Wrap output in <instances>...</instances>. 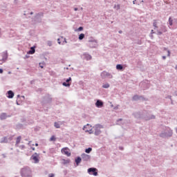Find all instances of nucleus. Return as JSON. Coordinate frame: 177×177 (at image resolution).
Segmentation results:
<instances>
[{"mask_svg": "<svg viewBox=\"0 0 177 177\" xmlns=\"http://www.w3.org/2000/svg\"><path fill=\"white\" fill-rule=\"evenodd\" d=\"M94 128H95V135L97 136L100 133H102V131H100V129L103 128L102 125L97 124L95 126Z\"/></svg>", "mask_w": 177, "mask_h": 177, "instance_id": "obj_3", "label": "nucleus"}, {"mask_svg": "<svg viewBox=\"0 0 177 177\" xmlns=\"http://www.w3.org/2000/svg\"><path fill=\"white\" fill-rule=\"evenodd\" d=\"M164 50H167V48H165Z\"/></svg>", "mask_w": 177, "mask_h": 177, "instance_id": "obj_55", "label": "nucleus"}, {"mask_svg": "<svg viewBox=\"0 0 177 177\" xmlns=\"http://www.w3.org/2000/svg\"><path fill=\"white\" fill-rule=\"evenodd\" d=\"M8 99H13V97L15 96V93H13V91H8Z\"/></svg>", "mask_w": 177, "mask_h": 177, "instance_id": "obj_10", "label": "nucleus"}, {"mask_svg": "<svg viewBox=\"0 0 177 177\" xmlns=\"http://www.w3.org/2000/svg\"><path fill=\"white\" fill-rule=\"evenodd\" d=\"M54 127H55V128H57V129L60 128V123H59V122H55L54 123Z\"/></svg>", "mask_w": 177, "mask_h": 177, "instance_id": "obj_21", "label": "nucleus"}, {"mask_svg": "<svg viewBox=\"0 0 177 177\" xmlns=\"http://www.w3.org/2000/svg\"><path fill=\"white\" fill-rule=\"evenodd\" d=\"M32 160L35 161V164H37V162H39V159H38V155L35 153V155H32L31 157Z\"/></svg>", "mask_w": 177, "mask_h": 177, "instance_id": "obj_8", "label": "nucleus"}, {"mask_svg": "<svg viewBox=\"0 0 177 177\" xmlns=\"http://www.w3.org/2000/svg\"><path fill=\"white\" fill-rule=\"evenodd\" d=\"M157 32H158V35H162V31L161 30V31H160V30H157Z\"/></svg>", "mask_w": 177, "mask_h": 177, "instance_id": "obj_31", "label": "nucleus"}, {"mask_svg": "<svg viewBox=\"0 0 177 177\" xmlns=\"http://www.w3.org/2000/svg\"><path fill=\"white\" fill-rule=\"evenodd\" d=\"M21 149H24V145L21 146Z\"/></svg>", "mask_w": 177, "mask_h": 177, "instance_id": "obj_48", "label": "nucleus"}, {"mask_svg": "<svg viewBox=\"0 0 177 177\" xmlns=\"http://www.w3.org/2000/svg\"><path fill=\"white\" fill-rule=\"evenodd\" d=\"M7 118H8V115L5 113H1L0 115V119L1 120H6Z\"/></svg>", "mask_w": 177, "mask_h": 177, "instance_id": "obj_14", "label": "nucleus"}, {"mask_svg": "<svg viewBox=\"0 0 177 177\" xmlns=\"http://www.w3.org/2000/svg\"><path fill=\"white\" fill-rule=\"evenodd\" d=\"M35 146L37 147V146H38V143H36V144H35Z\"/></svg>", "mask_w": 177, "mask_h": 177, "instance_id": "obj_51", "label": "nucleus"}, {"mask_svg": "<svg viewBox=\"0 0 177 177\" xmlns=\"http://www.w3.org/2000/svg\"><path fill=\"white\" fill-rule=\"evenodd\" d=\"M101 77H102V78L107 77V78L111 79V78H113V75H111L110 73L103 71L101 73Z\"/></svg>", "mask_w": 177, "mask_h": 177, "instance_id": "obj_4", "label": "nucleus"}, {"mask_svg": "<svg viewBox=\"0 0 177 177\" xmlns=\"http://www.w3.org/2000/svg\"><path fill=\"white\" fill-rule=\"evenodd\" d=\"M2 73H3V69H0V74H2Z\"/></svg>", "mask_w": 177, "mask_h": 177, "instance_id": "obj_41", "label": "nucleus"}, {"mask_svg": "<svg viewBox=\"0 0 177 177\" xmlns=\"http://www.w3.org/2000/svg\"><path fill=\"white\" fill-rule=\"evenodd\" d=\"M133 5H135V3H136V0H134V1H133Z\"/></svg>", "mask_w": 177, "mask_h": 177, "instance_id": "obj_43", "label": "nucleus"}, {"mask_svg": "<svg viewBox=\"0 0 177 177\" xmlns=\"http://www.w3.org/2000/svg\"><path fill=\"white\" fill-rule=\"evenodd\" d=\"M83 131H86V132H88L89 133H92V126L89 125V124H86V126H84L83 127Z\"/></svg>", "mask_w": 177, "mask_h": 177, "instance_id": "obj_6", "label": "nucleus"}, {"mask_svg": "<svg viewBox=\"0 0 177 177\" xmlns=\"http://www.w3.org/2000/svg\"><path fill=\"white\" fill-rule=\"evenodd\" d=\"M92 151V148L86 149L85 153H89Z\"/></svg>", "mask_w": 177, "mask_h": 177, "instance_id": "obj_28", "label": "nucleus"}, {"mask_svg": "<svg viewBox=\"0 0 177 177\" xmlns=\"http://www.w3.org/2000/svg\"><path fill=\"white\" fill-rule=\"evenodd\" d=\"M0 64H2V63L0 62Z\"/></svg>", "mask_w": 177, "mask_h": 177, "instance_id": "obj_60", "label": "nucleus"}, {"mask_svg": "<svg viewBox=\"0 0 177 177\" xmlns=\"http://www.w3.org/2000/svg\"><path fill=\"white\" fill-rule=\"evenodd\" d=\"M62 153L63 154H65V156H67V157H70V156H71V153L70 152V149L67 147L63 148L62 149Z\"/></svg>", "mask_w": 177, "mask_h": 177, "instance_id": "obj_5", "label": "nucleus"}, {"mask_svg": "<svg viewBox=\"0 0 177 177\" xmlns=\"http://www.w3.org/2000/svg\"><path fill=\"white\" fill-rule=\"evenodd\" d=\"M82 161V159L80 157H77L76 159H75V162H76V165L78 167V165H80V163Z\"/></svg>", "mask_w": 177, "mask_h": 177, "instance_id": "obj_16", "label": "nucleus"}, {"mask_svg": "<svg viewBox=\"0 0 177 177\" xmlns=\"http://www.w3.org/2000/svg\"><path fill=\"white\" fill-rule=\"evenodd\" d=\"M140 99H142V96L136 95L133 97V100H140Z\"/></svg>", "mask_w": 177, "mask_h": 177, "instance_id": "obj_17", "label": "nucleus"}, {"mask_svg": "<svg viewBox=\"0 0 177 177\" xmlns=\"http://www.w3.org/2000/svg\"><path fill=\"white\" fill-rule=\"evenodd\" d=\"M176 95H177V92H176Z\"/></svg>", "mask_w": 177, "mask_h": 177, "instance_id": "obj_61", "label": "nucleus"}, {"mask_svg": "<svg viewBox=\"0 0 177 177\" xmlns=\"http://www.w3.org/2000/svg\"><path fill=\"white\" fill-rule=\"evenodd\" d=\"M167 56L169 57L171 56V52L169 50H167Z\"/></svg>", "mask_w": 177, "mask_h": 177, "instance_id": "obj_36", "label": "nucleus"}, {"mask_svg": "<svg viewBox=\"0 0 177 177\" xmlns=\"http://www.w3.org/2000/svg\"><path fill=\"white\" fill-rule=\"evenodd\" d=\"M0 143H8V138L6 137H3L1 138Z\"/></svg>", "mask_w": 177, "mask_h": 177, "instance_id": "obj_18", "label": "nucleus"}, {"mask_svg": "<svg viewBox=\"0 0 177 177\" xmlns=\"http://www.w3.org/2000/svg\"><path fill=\"white\" fill-rule=\"evenodd\" d=\"M21 175L22 177H32V173L30 167H24L23 169H21Z\"/></svg>", "mask_w": 177, "mask_h": 177, "instance_id": "obj_1", "label": "nucleus"}, {"mask_svg": "<svg viewBox=\"0 0 177 177\" xmlns=\"http://www.w3.org/2000/svg\"><path fill=\"white\" fill-rule=\"evenodd\" d=\"M49 46H50V44H49Z\"/></svg>", "mask_w": 177, "mask_h": 177, "instance_id": "obj_58", "label": "nucleus"}, {"mask_svg": "<svg viewBox=\"0 0 177 177\" xmlns=\"http://www.w3.org/2000/svg\"><path fill=\"white\" fill-rule=\"evenodd\" d=\"M62 85H64V86H70L71 84L67 82H63Z\"/></svg>", "mask_w": 177, "mask_h": 177, "instance_id": "obj_29", "label": "nucleus"}, {"mask_svg": "<svg viewBox=\"0 0 177 177\" xmlns=\"http://www.w3.org/2000/svg\"><path fill=\"white\" fill-rule=\"evenodd\" d=\"M175 69L177 70V65L176 66Z\"/></svg>", "mask_w": 177, "mask_h": 177, "instance_id": "obj_53", "label": "nucleus"}, {"mask_svg": "<svg viewBox=\"0 0 177 177\" xmlns=\"http://www.w3.org/2000/svg\"><path fill=\"white\" fill-rule=\"evenodd\" d=\"M32 150H33V151H34V150H35V148H34V147H32Z\"/></svg>", "mask_w": 177, "mask_h": 177, "instance_id": "obj_49", "label": "nucleus"}, {"mask_svg": "<svg viewBox=\"0 0 177 177\" xmlns=\"http://www.w3.org/2000/svg\"><path fill=\"white\" fill-rule=\"evenodd\" d=\"M70 81H71V77H69L68 79L66 80L67 84H68V82H70Z\"/></svg>", "mask_w": 177, "mask_h": 177, "instance_id": "obj_34", "label": "nucleus"}, {"mask_svg": "<svg viewBox=\"0 0 177 177\" xmlns=\"http://www.w3.org/2000/svg\"><path fill=\"white\" fill-rule=\"evenodd\" d=\"M64 42H65V44H67V41L66 40V39H64Z\"/></svg>", "mask_w": 177, "mask_h": 177, "instance_id": "obj_44", "label": "nucleus"}, {"mask_svg": "<svg viewBox=\"0 0 177 177\" xmlns=\"http://www.w3.org/2000/svg\"><path fill=\"white\" fill-rule=\"evenodd\" d=\"M88 174H89V175H93L94 176H97L98 175L97 169L95 167H91L88 169Z\"/></svg>", "mask_w": 177, "mask_h": 177, "instance_id": "obj_2", "label": "nucleus"}, {"mask_svg": "<svg viewBox=\"0 0 177 177\" xmlns=\"http://www.w3.org/2000/svg\"><path fill=\"white\" fill-rule=\"evenodd\" d=\"M48 176H49V177H55V174H50L48 175Z\"/></svg>", "mask_w": 177, "mask_h": 177, "instance_id": "obj_37", "label": "nucleus"}, {"mask_svg": "<svg viewBox=\"0 0 177 177\" xmlns=\"http://www.w3.org/2000/svg\"><path fill=\"white\" fill-rule=\"evenodd\" d=\"M69 162H70V159H67V160H66V159H62V163H63V164H64V165H66V164H69Z\"/></svg>", "mask_w": 177, "mask_h": 177, "instance_id": "obj_20", "label": "nucleus"}, {"mask_svg": "<svg viewBox=\"0 0 177 177\" xmlns=\"http://www.w3.org/2000/svg\"><path fill=\"white\" fill-rule=\"evenodd\" d=\"M154 32H155L154 30H151V34L153 35V34H154Z\"/></svg>", "mask_w": 177, "mask_h": 177, "instance_id": "obj_39", "label": "nucleus"}, {"mask_svg": "<svg viewBox=\"0 0 177 177\" xmlns=\"http://www.w3.org/2000/svg\"><path fill=\"white\" fill-rule=\"evenodd\" d=\"M162 59H163V60H165V59H167V57L162 56Z\"/></svg>", "mask_w": 177, "mask_h": 177, "instance_id": "obj_42", "label": "nucleus"}, {"mask_svg": "<svg viewBox=\"0 0 177 177\" xmlns=\"http://www.w3.org/2000/svg\"><path fill=\"white\" fill-rule=\"evenodd\" d=\"M82 158L83 161H89V160H91V156L86 153H83L82 154Z\"/></svg>", "mask_w": 177, "mask_h": 177, "instance_id": "obj_7", "label": "nucleus"}, {"mask_svg": "<svg viewBox=\"0 0 177 177\" xmlns=\"http://www.w3.org/2000/svg\"><path fill=\"white\" fill-rule=\"evenodd\" d=\"M59 122V124H62V122Z\"/></svg>", "mask_w": 177, "mask_h": 177, "instance_id": "obj_57", "label": "nucleus"}, {"mask_svg": "<svg viewBox=\"0 0 177 177\" xmlns=\"http://www.w3.org/2000/svg\"><path fill=\"white\" fill-rule=\"evenodd\" d=\"M95 106L96 107H98V108L103 107V102H102V100H97L95 103Z\"/></svg>", "mask_w": 177, "mask_h": 177, "instance_id": "obj_9", "label": "nucleus"}, {"mask_svg": "<svg viewBox=\"0 0 177 177\" xmlns=\"http://www.w3.org/2000/svg\"><path fill=\"white\" fill-rule=\"evenodd\" d=\"M84 56L86 60H91L92 59V56H91L89 54H84Z\"/></svg>", "mask_w": 177, "mask_h": 177, "instance_id": "obj_15", "label": "nucleus"}, {"mask_svg": "<svg viewBox=\"0 0 177 177\" xmlns=\"http://www.w3.org/2000/svg\"><path fill=\"white\" fill-rule=\"evenodd\" d=\"M154 118H156V116L151 115V117L150 118H148V120H153Z\"/></svg>", "mask_w": 177, "mask_h": 177, "instance_id": "obj_35", "label": "nucleus"}, {"mask_svg": "<svg viewBox=\"0 0 177 177\" xmlns=\"http://www.w3.org/2000/svg\"><path fill=\"white\" fill-rule=\"evenodd\" d=\"M84 38H85V35L84 33H81L79 35V39L82 40V39H84Z\"/></svg>", "mask_w": 177, "mask_h": 177, "instance_id": "obj_24", "label": "nucleus"}, {"mask_svg": "<svg viewBox=\"0 0 177 177\" xmlns=\"http://www.w3.org/2000/svg\"><path fill=\"white\" fill-rule=\"evenodd\" d=\"M116 68H117V70H122V68H124V67L121 64H118L116 66Z\"/></svg>", "mask_w": 177, "mask_h": 177, "instance_id": "obj_25", "label": "nucleus"}, {"mask_svg": "<svg viewBox=\"0 0 177 177\" xmlns=\"http://www.w3.org/2000/svg\"><path fill=\"white\" fill-rule=\"evenodd\" d=\"M120 8L121 6H120V4L114 6V9H116V10H120Z\"/></svg>", "mask_w": 177, "mask_h": 177, "instance_id": "obj_27", "label": "nucleus"}, {"mask_svg": "<svg viewBox=\"0 0 177 177\" xmlns=\"http://www.w3.org/2000/svg\"><path fill=\"white\" fill-rule=\"evenodd\" d=\"M77 10H78V8H75V11L77 12Z\"/></svg>", "mask_w": 177, "mask_h": 177, "instance_id": "obj_47", "label": "nucleus"}, {"mask_svg": "<svg viewBox=\"0 0 177 177\" xmlns=\"http://www.w3.org/2000/svg\"><path fill=\"white\" fill-rule=\"evenodd\" d=\"M50 142H56V136H53L50 138Z\"/></svg>", "mask_w": 177, "mask_h": 177, "instance_id": "obj_26", "label": "nucleus"}, {"mask_svg": "<svg viewBox=\"0 0 177 177\" xmlns=\"http://www.w3.org/2000/svg\"><path fill=\"white\" fill-rule=\"evenodd\" d=\"M21 141V136H19L17 138L15 146L16 147H19V145H20V142Z\"/></svg>", "mask_w": 177, "mask_h": 177, "instance_id": "obj_11", "label": "nucleus"}, {"mask_svg": "<svg viewBox=\"0 0 177 177\" xmlns=\"http://www.w3.org/2000/svg\"><path fill=\"white\" fill-rule=\"evenodd\" d=\"M160 28L162 32H167V27H165V26H162Z\"/></svg>", "mask_w": 177, "mask_h": 177, "instance_id": "obj_23", "label": "nucleus"}, {"mask_svg": "<svg viewBox=\"0 0 177 177\" xmlns=\"http://www.w3.org/2000/svg\"><path fill=\"white\" fill-rule=\"evenodd\" d=\"M169 26H173L174 25V20H172L171 17L169 18Z\"/></svg>", "mask_w": 177, "mask_h": 177, "instance_id": "obj_22", "label": "nucleus"}, {"mask_svg": "<svg viewBox=\"0 0 177 177\" xmlns=\"http://www.w3.org/2000/svg\"><path fill=\"white\" fill-rule=\"evenodd\" d=\"M30 15H34V12H30Z\"/></svg>", "mask_w": 177, "mask_h": 177, "instance_id": "obj_52", "label": "nucleus"}, {"mask_svg": "<svg viewBox=\"0 0 177 177\" xmlns=\"http://www.w3.org/2000/svg\"><path fill=\"white\" fill-rule=\"evenodd\" d=\"M140 85H143V83H140Z\"/></svg>", "mask_w": 177, "mask_h": 177, "instance_id": "obj_56", "label": "nucleus"}, {"mask_svg": "<svg viewBox=\"0 0 177 177\" xmlns=\"http://www.w3.org/2000/svg\"><path fill=\"white\" fill-rule=\"evenodd\" d=\"M29 145H31V141L29 142Z\"/></svg>", "mask_w": 177, "mask_h": 177, "instance_id": "obj_54", "label": "nucleus"}, {"mask_svg": "<svg viewBox=\"0 0 177 177\" xmlns=\"http://www.w3.org/2000/svg\"><path fill=\"white\" fill-rule=\"evenodd\" d=\"M102 88H104L105 89H107V88H110V84L109 83L104 84L102 85Z\"/></svg>", "mask_w": 177, "mask_h": 177, "instance_id": "obj_19", "label": "nucleus"}, {"mask_svg": "<svg viewBox=\"0 0 177 177\" xmlns=\"http://www.w3.org/2000/svg\"><path fill=\"white\" fill-rule=\"evenodd\" d=\"M150 37H151V39H153L154 38V37L153 36V35H151V33L150 35Z\"/></svg>", "mask_w": 177, "mask_h": 177, "instance_id": "obj_40", "label": "nucleus"}, {"mask_svg": "<svg viewBox=\"0 0 177 177\" xmlns=\"http://www.w3.org/2000/svg\"><path fill=\"white\" fill-rule=\"evenodd\" d=\"M84 30V28L82 26H80L79 28H78V30L79 31H82Z\"/></svg>", "mask_w": 177, "mask_h": 177, "instance_id": "obj_33", "label": "nucleus"}, {"mask_svg": "<svg viewBox=\"0 0 177 177\" xmlns=\"http://www.w3.org/2000/svg\"><path fill=\"white\" fill-rule=\"evenodd\" d=\"M119 34H122V30H120Z\"/></svg>", "mask_w": 177, "mask_h": 177, "instance_id": "obj_46", "label": "nucleus"}, {"mask_svg": "<svg viewBox=\"0 0 177 177\" xmlns=\"http://www.w3.org/2000/svg\"><path fill=\"white\" fill-rule=\"evenodd\" d=\"M158 21H157V19H154L153 23V26L154 27V28H158Z\"/></svg>", "mask_w": 177, "mask_h": 177, "instance_id": "obj_13", "label": "nucleus"}, {"mask_svg": "<svg viewBox=\"0 0 177 177\" xmlns=\"http://www.w3.org/2000/svg\"><path fill=\"white\" fill-rule=\"evenodd\" d=\"M28 53V55H34V53H35V48L34 47H31Z\"/></svg>", "mask_w": 177, "mask_h": 177, "instance_id": "obj_12", "label": "nucleus"}, {"mask_svg": "<svg viewBox=\"0 0 177 177\" xmlns=\"http://www.w3.org/2000/svg\"><path fill=\"white\" fill-rule=\"evenodd\" d=\"M6 59H8V55H6L3 57V60L4 62H6Z\"/></svg>", "mask_w": 177, "mask_h": 177, "instance_id": "obj_32", "label": "nucleus"}, {"mask_svg": "<svg viewBox=\"0 0 177 177\" xmlns=\"http://www.w3.org/2000/svg\"><path fill=\"white\" fill-rule=\"evenodd\" d=\"M57 41H58V44L60 45V44H62V42L60 41V39H58Z\"/></svg>", "mask_w": 177, "mask_h": 177, "instance_id": "obj_38", "label": "nucleus"}, {"mask_svg": "<svg viewBox=\"0 0 177 177\" xmlns=\"http://www.w3.org/2000/svg\"><path fill=\"white\" fill-rule=\"evenodd\" d=\"M49 46H50V44H49Z\"/></svg>", "mask_w": 177, "mask_h": 177, "instance_id": "obj_59", "label": "nucleus"}, {"mask_svg": "<svg viewBox=\"0 0 177 177\" xmlns=\"http://www.w3.org/2000/svg\"><path fill=\"white\" fill-rule=\"evenodd\" d=\"M93 45V41H90L89 46H91V48H95V46Z\"/></svg>", "mask_w": 177, "mask_h": 177, "instance_id": "obj_30", "label": "nucleus"}, {"mask_svg": "<svg viewBox=\"0 0 177 177\" xmlns=\"http://www.w3.org/2000/svg\"><path fill=\"white\" fill-rule=\"evenodd\" d=\"M39 66L41 67V68H44V66L41 65V64H39Z\"/></svg>", "mask_w": 177, "mask_h": 177, "instance_id": "obj_45", "label": "nucleus"}, {"mask_svg": "<svg viewBox=\"0 0 177 177\" xmlns=\"http://www.w3.org/2000/svg\"><path fill=\"white\" fill-rule=\"evenodd\" d=\"M174 21H175V23H176V24H177V19H174Z\"/></svg>", "mask_w": 177, "mask_h": 177, "instance_id": "obj_50", "label": "nucleus"}]
</instances>
